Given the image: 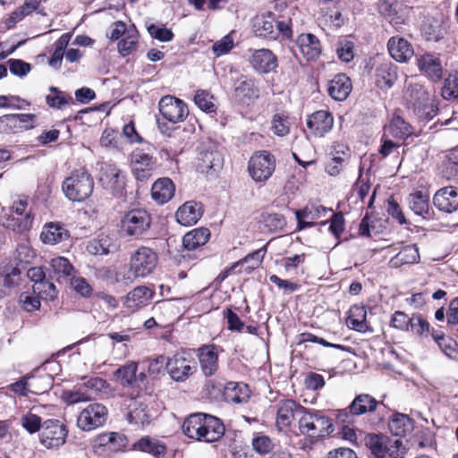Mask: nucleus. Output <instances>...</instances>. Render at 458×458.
Returning <instances> with one entry per match:
<instances>
[{
    "label": "nucleus",
    "instance_id": "f257e3e1",
    "mask_svg": "<svg viewBox=\"0 0 458 458\" xmlns=\"http://www.w3.org/2000/svg\"><path fill=\"white\" fill-rule=\"evenodd\" d=\"M182 430L189 438L206 443L216 442L225 435L222 420L202 412L189 415L182 425Z\"/></svg>",
    "mask_w": 458,
    "mask_h": 458
},
{
    "label": "nucleus",
    "instance_id": "f03ea898",
    "mask_svg": "<svg viewBox=\"0 0 458 458\" xmlns=\"http://www.w3.org/2000/svg\"><path fill=\"white\" fill-rule=\"evenodd\" d=\"M298 428L301 435L308 437L301 445V449L310 448L318 438L324 437L334 431L332 420L321 411L309 410L303 407L298 420Z\"/></svg>",
    "mask_w": 458,
    "mask_h": 458
},
{
    "label": "nucleus",
    "instance_id": "7ed1b4c3",
    "mask_svg": "<svg viewBox=\"0 0 458 458\" xmlns=\"http://www.w3.org/2000/svg\"><path fill=\"white\" fill-rule=\"evenodd\" d=\"M138 364L130 361L119 367L114 376L120 382L123 389V395L130 399H141L144 395H150L151 388L148 386L145 373H137Z\"/></svg>",
    "mask_w": 458,
    "mask_h": 458
},
{
    "label": "nucleus",
    "instance_id": "20e7f679",
    "mask_svg": "<svg viewBox=\"0 0 458 458\" xmlns=\"http://www.w3.org/2000/svg\"><path fill=\"white\" fill-rule=\"evenodd\" d=\"M94 180L84 167L73 170L62 184L65 197L73 202H82L93 192Z\"/></svg>",
    "mask_w": 458,
    "mask_h": 458
},
{
    "label": "nucleus",
    "instance_id": "39448f33",
    "mask_svg": "<svg viewBox=\"0 0 458 458\" xmlns=\"http://www.w3.org/2000/svg\"><path fill=\"white\" fill-rule=\"evenodd\" d=\"M152 218L145 209H131L120 221L119 233L128 240L141 239L149 230Z\"/></svg>",
    "mask_w": 458,
    "mask_h": 458
},
{
    "label": "nucleus",
    "instance_id": "423d86ee",
    "mask_svg": "<svg viewBox=\"0 0 458 458\" xmlns=\"http://www.w3.org/2000/svg\"><path fill=\"white\" fill-rule=\"evenodd\" d=\"M27 196H18L9 208L10 213L4 214L1 222L4 227L13 232L22 233L32 227L34 216L30 211H27L28 208Z\"/></svg>",
    "mask_w": 458,
    "mask_h": 458
},
{
    "label": "nucleus",
    "instance_id": "0eeeda50",
    "mask_svg": "<svg viewBox=\"0 0 458 458\" xmlns=\"http://www.w3.org/2000/svg\"><path fill=\"white\" fill-rule=\"evenodd\" d=\"M223 155L219 144L211 140H203L198 147L197 169L202 174L213 175L223 165Z\"/></svg>",
    "mask_w": 458,
    "mask_h": 458
},
{
    "label": "nucleus",
    "instance_id": "6e6552de",
    "mask_svg": "<svg viewBox=\"0 0 458 458\" xmlns=\"http://www.w3.org/2000/svg\"><path fill=\"white\" fill-rule=\"evenodd\" d=\"M409 101L419 118L423 120L432 119L437 112V107L433 98L420 84H409L407 89Z\"/></svg>",
    "mask_w": 458,
    "mask_h": 458
},
{
    "label": "nucleus",
    "instance_id": "1a4fd4ad",
    "mask_svg": "<svg viewBox=\"0 0 458 458\" xmlns=\"http://www.w3.org/2000/svg\"><path fill=\"white\" fill-rule=\"evenodd\" d=\"M276 158L267 151L261 150L255 152L248 163L250 176L256 182H267L276 170Z\"/></svg>",
    "mask_w": 458,
    "mask_h": 458
},
{
    "label": "nucleus",
    "instance_id": "9d476101",
    "mask_svg": "<svg viewBox=\"0 0 458 458\" xmlns=\"http://www.w3.org/2000/svg\"><path fill=\"white\" fill-rule=\"evenodd\" d=\"M378 402L368 394H360L355 396L350 405L338 411L337 420L342 423H352L353 417L373 412L377 407Z\"/></svg>",
    "mask_w": 458,
    "mask_h": 458
},
{
    "label": "nucleus",
    "instance_id": "9b49d317",
    "mask_svg": "<svg viewBox=\"0 0 458 458\" xmlns=\"http://www.w3.org/2000/svg\"><path fill=\"white\" fill-rule=\"evenodd\" d=\"M157 265V255L148 247L139 248L131 257L130 272L135 277H146Z\"/></svg>",
    "mask_w": 458,
    "mask_h": 458
},
{
    "label": "nucleus",
    "instance_id": "f8f14e48",
    "mask_svg": "<svg viewBox=\"0 0 458 458\" xmlns=\"http://www.w3.org/2000/svg\"><path fill=\"white\" fill-rule=\"evenodd\" d=\"M67 435L68 429L64 423L55 419H48L42 424L39 439L47 448H58L65 443Z\"/></svg>",
    "mask_w": 458,
    "mask_h": 458
},
{
    "label": "nucleus",
    "instance_id": "ddd939ff",
    "mask_svg": "<svg viewBox=\"0 0 458 458\" xmlns=\"http://www.w3.org/2000/svg\"><path fill=\"white\" fill-rule=\"evenodd\" d=\"M107 414L105 405L98 403H90L80 412L77 426L83 431H91L105 424Z\"/></svg>",
    "mask_w": 458,
    "mask_h": 458
},
{
    "label": "nucleus",
    "instance_id": "4468645a",
    "mask_svg": "<svg viewBox=\"0 0 458 458\" xmlns=\"http://www.w3.org/2000/svg\"><path fill=\"white\" fill-rule=\"evenodd\" d=\"M195 352L180 349L174 354V381L183 382L197 372Z\"/></svg>",
    "mask_w": 458,
    "mask_h": 458
},
{
    "label": "nucleus",
    "instance_id": "2eb2a0df",
    "mask_svg": "<svg viewBox=\"0 0 458 458\" xmlns=\"http://www.w3.org/2000/svg\"><path fill=\"white\" fill-rule=\"evenodd\" d=\"M223 349L216 344H203L197 349L196 355L201 373L209 377L214 376L219 369V353Z\"/></svg>",
    "mask_w": 458,
    "mask_h": 458
},
{
    "label": "nucleus",
    "instance_id": "dca6fc26",
    "mask_svg": "<svg viewBox=\"0 0 458 458\" xmlns=\"http://www.w3.org/2000/svg\"><path fill=\"white\" fill-rule=\"evenodd\" d=\"M131 172L136 180L144 182L148 180L155 168L156 158L145 153L142 149L136 148L130 155Z\"/></svg>",
    "mask_w": 458,
    "mask_h": 458
},
{
    "label": "nucleus",
    "instance_id": "f3484780",
    "mask_svg": "<svg viewBox=\"0 0 458 458\" xmlns=\"http://www.w3.org/2000/svg\"><path fill=\"white\" fill-rule=\"evenodd\" d=\"M233 98L242 104L250 105L259 97V89L255 80L250 76L241 74L233 82Z\"/></svg>",
    "mask_w": 458,
    "mask_h": 458
},
{
    "label": "nucleus",
    "instance_id": "a211bd4d",
    "mask_svg": "<svg viewBox=\"0 0 458 458\" xmlns=\"http://www.w3.org/2000/svg\"><path fill=\"white\" fill-rule=\"evenodd\" d=\"M303 406L293 400H282L277 404L276 426L279 431L286 430L296 417L300 418Z\"/></svg>",
    "mask_w": 458,
    "mask_h": 458
},
{
    "label": "nucleus",
    "instance_id": "6ab92c4d",
    "mask_svg": "<svg viewBox=\"0 0 458 458\" xmlns=\"http://www.w3.org/2000/svg\"><path fill=\"white\" fill-rule=\"evenodd\" d=\"M250 64L256 72L265 74L275 72L278 65L276 55L267 48L253 50Z\"/></svg>",
    "mask_w": 458,
    "mask_h": 458
},
{
    "label": "nucleus",
    "instance_id": "aec40b11",
    "mask_svg": "<svg viewBox=\"0 0 458 458\" xmlns=\"http://www.w3.org/2000/svg\"><path fill=\"white\" fill-rule=\"evenodd\" d=\"M333 212L332 208H327L322 205L311 203L304 208L295 211V216L298 221L299 228L303 229L314 225V221L327 216L328 213Z\"/></svg>",
    "mask_w": 458,
    "mask_h": 458
},
{
    "label": "nucleus",
    "instance_id": "412c9836",
    "mask_svg": "<svg viewBox=\"0 0 458 458\" xmlns=\"http://www.w3.org/2000/svg\"><path fill=\"white\" fill-rule=\"evenodd\" d=\"M419 70L430 81L437 82L443 78V65L438 56L424 54L417 59Z\"/></svg>",
    "mask_w": 458,
    "mask_h": 458
},
{
    "label": "nucleus",
    "instance_id": "4be33fe9",
    "mask_svg": "<svg viewBox=\"0 0 458 458\" xmlns=\"http://www.w3.org/2000/svg\"><path fill=\"white\" fill-rule=\"evenodd\" d=\"M203 212V205L200 202L187 201L177 209L176 221L182 225L191 226L198 223Z\"/></svg>",
    "mask_w": 458,
    "mask_h": 458
},
{
    "label": "nucleus",
    "instance_id": "5701e85b",
    "mask_svg": "<svg viewBox=\"0 0 458 458\" xmlns=\"http://www.w3.org/2000/svg\"><path fill=\"white\" fill-rule=\"evenodd\" d=\"M433 201L443 212H455L458 210V189L453 186L442 188L436 192Z\"/></svg>",
    "mask_w": 458,
    "mask_h": 458
},
{
    "label": "nucleus",
    "instance_id": "b1692460",
    "mask_svg": "<svg viewBox=\"0 0 458 458\" xmlns=\"http://www.w3.org/2000/svg\"><path fill=\"white\" fill-rule=\"evenodd\" d=\"M334 124L332 114L326 110H319L307 119V126L315 136L322 137L331 131Z\"/></svg>",
    "mask_w": 458,
    "mask_h": 458
},
{
    "label": "nucleus",
    "instance_id": "393cba45",
    "mask_svg": "<svg viewBox=\"0 0 458 458\" xmlns=\"http://www.w3.org/2000/svg\"><path fill=\"white\" fill-rule=\"evenodd\" d=\"M387 49L396 62L406 63L414 55L412 45L405 38L394 36L387 42Z\"/></svg>",
    "mask_w": 458,
    "mask_h": 458
},
{
    "label": "nucleus",
    "instance_id": "a878e982",
    "mask_svg": "<svg viewBox=\"0 0 458 458\" xmlns=\"http://www.w3.org/2000/svg\"><path fill=\"white\" fill-rule=\"evenodd\" d=\"M148 396V395H144L141 399H131L132 403L129 404V412L127 415L128 421L131 424L142 427L149 424L152 415L149 413L146 403Z\"/></svg>",
    "mask_w": 458,
    "mask_h": 458
},
{
    "label": "nucleus",
    "instance_id": "bb28decb",
    "mask_svg": "<svg viewBox=\"0 0 458 458\" xmlns=\"http://www.w3.org/2000/svg\"><path fill=\"white\" fill-rule=\"evenodd\" d=\"M397 69V66L390 61L377 64L375 70L377 86L382 89L392 88L398 77Z\"/></svg>",
    "mask_w": 458,
    "mask_h": 458
},
{
    "label": "nucleus",
    "instance_id": "cd10ccee",
    "mask_svg": "<svg viewBox=\"0 0 458 458\" xmlns=\"http://www.w3.org/2000/svg\"><path fill=\"white\" fill-rule=\"evenodd\" d=\"M172 96L163 97L158 104L159 114L156 115L159 131L167 138L172 135Z\"/></svg>",
    "mask_w": 458,
    "mask_h": 458
},
{
    "label": "nucleus",
    "instance_id": "c85d7f7f",
    "mask_svg": "<svg viewBox=\"0 0 458 458\" xmlns=\"http://www.w3.org/2000/svg\"><path fill=\"white\" fill-rule=\"evenodd\" d=\"M70 238L69 231L60 223H47L40 233V240L45 244L55 245Z\"/></svg>",
    "mask_w": 458,
    "mask_h": 458
},
{
    "label": "nucleus",
    "instance_id": "c756f323",
    "mask_svg": "<svg viewBox=\"0 0 458 458\" xmlns=\"http://www.w3.org/2000/svg\"><path fill=\"white\" fill-rule=\"evenodd\" d=\"M300 52L308 61L316 60L321 54V44L317 36L311 33L301 34L297 38Z\"/></svg>",
    "mask_w": 458,
    "mask_h": 458
},
{
    "label": "nucleus",
    "instance_id": "7c9ffc66",
    "mask_svg": "<svg viewBox=\"0 0 458 458\" xmlns=\"http://www.w3.org/2000/svg\"><path fill=\"white\" fill-rule=\"evenodd\" d=\"M94 445L95 446L107 447L112 452H118L127 446L128 438L119 432H105L95 437Z\"/></svg>",
    "mask_w": 458,
    "mask_h": 458
},
{
    "label": "nucleus",
    "instance_id": "2f4dec72",
    "mask_svg": "<svg viewBox=\"0 0 458 458\" xmlns=\"http://www.w3.org/2000/svg\"><path fill=\"white\" fill-rule=\"evenodd\" d=\"M329 96L336 100L346 99L352 90V82L349 77L344 73L336 74L328 84Z\"/></svg>",
    "mask_w": 458,
    "mask_h": 458
},
{
    "label": "nucleus",
    "instance_id": "473e14b6",
    "mask_svg": "<svg viewBox=\"0 0 458 458\" xmlns=\"http://www.w3.org/2000/svg\"><path fill=\"white\" fill-rule=\"evenodd\" d=\"M420 261L419 249L415 244L403 246L390 260L389 266L394 268L403 265H412Z\"/></svg>",
    "mask_w": 458,
    "mask_h": 458
},
{
    "label": "nucleus",
    "instance_id": "72a5a7b5",
    "mask_svg": "<svg viewBox=\"0 0 458 458\" xmlns=\"http://www.w3.org/2000/svg\"><path fill=\"white\" fill-rule=\"evenodd\" d=\"M153 292L147 286H138L131 291L124 305L132 311L146 306L152 298Z\"/></svg>",
    "mask_w": 458,
    "mask_h": 458
},
{
    "label": "nucleus",
    "instance_id": "f704fd0d",
    "mask_svg": "<svg viewBox=\"0 0 458 458\" xmlns=\"http://www.w3.org/2000/svg\"><path fill=\"white\" fill-rule=\"evenodd\" d=\"M224 397L227 403H244L250 398V389L245 384L229 382L225 386Z\"/></svg>",
    "mask_w": 458,
    "mask_h": 458
},
{
    "label": "nucleus",
    "instance_id": "c9c22d12",
    "mask_svg": "<svg viewBox=\"0 0 458 458\" xmlns=\"http://www.w3.org/2000/svg\"><path fill=\"white\" fill-rule=\"evenodd\" d=\"M254 32L258 37L276 39L278 32L276 30V21L271 13L258 17L253 25Z\"/></svg>",
    "mask_w": 458,
    "mask_h": 458
},
{
    "label": "nucleus",
    "instance_id": "e433bc0d",
    "mask_svg": "<svg viewBox=\"0 0 458 458\" xmlns=\"http://www.w3.org/2000/svg\"><path fill=\"white\" fill-rule=\"evenodd\" d=\"M349 328L364 333L369 329L367 322V311L364 306L353 305L350 310L346 319Z\"/></svg>",
    "mask_w": 458,
    "mask_h": 458
},
{
    "label": "nucleus",
    "instance_id": "4c0bfd02",
    "mask_svg": "<svg viewBox=\"0 0 458 458\" xmlns=\"http://www.w3.org/2000/svg\"><path fill=\"white\" fill-rule=\"evenodd\" d=\"M41 0H25L23 4L14 10L6 21L8 29L13 28L16 23L22 21L25 17L30 15L33 12H38L40 6Z\"/></svg>",
    "mask_w": 458,
    "mask_h": 458
},
{
    "label": "nucleus",
    "instance_id": "58836bf2",
    "mask_svg": "<svg viewBox=\"0 0 458 458\" xmlns=\"http://www.w3.org/2000/svg\"><path fill=\"white\" fill-rule=\"evenodd\" d=\"M210 237L208 228L199 227L187 233L182 238V245L188 250H193L205 245Z\"/></svg>",
    "mask_w": 458,
    "mask_h": 458
},
{
    "label": "nucleus",
    "instance_id": "ea45409f",
    "mask_svg": "<svg viewBox=\"0 0 458 458\" xmlns=\"http://www.w3.org/2000/svg\"><path fill=\"white\" fill-rule=\"evenodd\" d=\"M151 197L159 205L167 203L172 199V180L157 179L152 185Z\"/></svg>",
    "mask_w": 458,
    "mask_h": 458
},
{
    "label": "nucleus",
    "instance_id": "a19ab883",
    "mask_svg": "<svg viewBox=\"0 0 458 458\" xmlns=\"http://www.w3.org/2000/svg\"><path fill=\"white\" fill-rule=\"evenodd\" d=\"M132 449L150 454L157 458L164 455L166 452V447L164 444L150 437H144L136 441L132 445Z\"/></svg>",
    "mask_w": 458,
    "mask_h": 458
},
{
    "label": "nucleus",
    "instance_id": "79ce46f5",
    "mask_svg": "<svg viewBox=\"0 0 458 458\" xmlns=\"http://www.w3.org/2000/svg\"><path fill=\"white\" fill-rule=\"evenodd\" d=\"M439 171L441 175L448 181L458 178V149H453L445 155Z\"/></svg>",
    "mask_w": 458,
    "mask_h": 458
},
{
    "label": "nucleus",
    "instance_id": "37998d69",
    "mask_svg": "<svg viewBox=\"0 0 458 458\" xmlns=\"http://www.w3.org/2000/svg\"><path fill=\"white\" fill-rule=\"evenodd\" d=\"M386 441L387 437L383 435L368 434L365 437L366 445L376 458H385L387 454Z\"/></svg>",
    "mask_w": 458,
    "mask_h": 458
},
{
    "label": "nucleus",
    "instance_id": "c03bdc74",
    "mask_svg": "<svg viewBox=\"0 0 458 458\" xmlns=\"http://www.w3.org/2000/svg\"><path fill=\"white\" fill-rule=\"evenodd\" d=\"M21 269L13 263L4 265L0 271V283L7 288H13L21 283Z\"/></svg>",
    "mask_w": 458,
    "mask_h": 458
},
{
    "label": "nucleus",
    "instance_id": "a18cd8bd",
    "mask_svg": "<svg viewBox=\"0 0 458 458\" xmlns=\"http://www.w3.org/2000/svg\"><path fill=\"white\" fill-rule=\"evenodd\" d=\"M409 208L415 215L424 216L429 208V197L427 193L419 191L411 193L407 199Z\"/></svg>",
    "mask_w": 458,
    "mask_h": 458
},
{
    "label": "nucleus",
    "instance_id": "49530a36",
    "mask_svg": "<svg viewBox=\"0 0 458 458\" xmlns=\"http://www.w3.org/2000/svg\"><path fill=\"white\" fill-rule=\"evenodd\" d=\"M432 338L446 357L458 360V344L454 339L437 332L432 333Z\"/></svg>",
    "mask_w": 458,
    "mask_h": 458
},
{
    "label": "nucleus",
    "instance_id": "de8ad7c7",
    "mask_svg": "<svg viewBox=\"0 0 458 458\" xmlns=\"http://www.w3.org/2000/svg\"><path fill=\"white\" fill-rule=\"evenodd\" d=\"M386 131L391 136L400 140H403L412 133L411 125L399 115H394L391 119Z\"/></svg>",
    "mask_w": 458,
    "mask_h": 458
},
{
    "label": "nucleus",
    "instance_id": "09e8293b",
    "mask_svg": "<svg viewBox=\"0 0 458 458\" xmlns=\"http://www.w3.org/2000/svg\"><path fill=\"white\" fill-rule=\"evenodd\" d=\"M31 377L29 380L30 394H41L51 389L53 385V377L49 374H44L35 377L34 374H28Z\"/></svg>",
    "mask_w": 458,
    "mask_h": 458
},
{
    "label": "nucleus",
    "instance_id": "8fccbe9b",
    "mask_svg": "<svg viewBox=\"0 0 458 458\" xmlns=\"http://www.w3.org/2000/svg\"><path fill=\"white\" fill-rule=\"evenodd\" d=\"M100 181L111 189H116L121 186V171L114 164H106L101 169Z\"/></svg>",
    "mask_w": 458,
    "mask_h": 458
},
{
    "label": "nucleus",
    "instance_id": "3c124183",
    "mask_svg": "<svg viewBox=\"0 0 458 458\" xmlns=\"http://www.w3.org/2000/svg\"><path fill=\"white\" fill-rule=\"evenodd\" d=\"M139 34L136 28L134 26L129 28L127 33L117 44L118 52L123 56L129 55L136 49Z\"/></svg>",
    "mask_w": 458,
    "mask_h": 458
},
{
    "label": "nucleus",
    "instance_id": "603ef678",
    "mask_svg": "<svg viewBox=\"0 0 458 458\" xmlns=\"http://www.w3.org/2000/svg\"><path fill=\"white\" fill-rule=\"evenodd\" d=\"M195 105L203 112L208 114L216 113L217 106L215 103V98L208 91L198 89L193 98Z\"/></svg>",
    "mask_w": 458,
    "mask_h": 458
},
{
    "label": "nucleus",
    "instance_id": "864d4df0",
    "mask_svg": "<svg viewBox=\"0 0 458 458\" xmlns=\"http://www.w3.org/2000/svg\"><path fill=\"white\" fill-rule=\"evenodd\" d=\"M49 91L51 94L46 97V102L50 107L62 109L72 102V98L70 95L56 87L51 86Z\"/></svg>",
    "mask_w": 458,
    "mask_h": 458
},
{
    "label": "nucleus",
    "instance_id": "5fc2aeb1",
    "mask_svg": "<svg viewBox=\"0 0 458 458\" xmlns=\"http://www.w3.org/2000/svg\"><path fill=\"white\" fill-rule=\"evenodd\" d=\"M388 427L393 435L402 437L411 429V422L407 415L397 413L392 417Z\"/></svg>",
    "mask_w": 458,
    "mask_h": 458
},
{
    "label": "nucleus",
    "instance_id": "6e6d98bb",
    "mask_svg": "<svg viewBox=\"0 0 458 458\" xmlns=\"http://www.w3.org/2000/svg\"><path fill=\"white\" fill-rule=\"evenodd\" d=\"M110 247L111 239L101 234L88 242L87 250L92 255H106L110 252Z\"/></svg>",
    "mask_w": 458,
    "mask_h": 458
},
{
    "label": "nucleus",
    "instance_id": "4d7b16f0",
    "mask_svg": "<svg viewBox=\"0 0 458 458\" xmlns=\"http://www.w3.org/2000/svg\"><path fill=\"white\" fill-rule=\"evenodd\" d=\"M50 266L55 273V275L58 276H71L74 273V267L71 264L68 259L64 257H55L53 258L50 261Z\"/></svg>",
    "mask_w": 458,
    "mask_h": 458
},
{
    "label": "nucleus",
    "instance_id": "13d9d810",
    "mask_svg": "<svg viewBox=\"0 0 458 458\" xmlns=\"http://www.w3.org/2000/svg\"><path fill=\"white\" fill-rule=\"evenodd\" d=\"M33 293H37L38 297L49 301H54L58 293L55 284L47 277L37 285H33Z\"/></svg>",
    "mask_w": 458,
    "mask_h": 458
},
{
    "label": "nucleus",
    "instance_id": "bf43d9fd",
    "mask_svg": "<svg viewBox=\"0 0 458 458\" xmlns=\"http://www.w3.org/2000/svg\"><path fill=\"white\" fill-rule=\"evenodd\" d=\"M170 363L169 357L159 355L156 359L152 360L148 365V372L154 377L164 375L165 371H167L172 376V370L168 369Z\"/></svg>",
    "mask_w": 458,
    "mask_h": 458
},
{
    "label": "nucleus",
    "instance_id": "052dcab7",
    "mask_svg": "<svg viewBox=\"0 0 458 458\" xmlns=\"http://www.w3.org/2000/svg\"><path fill=\"white\" fill-rule=\"evenodd\" d=\"M409 331L420 337H427L429 334V324L420 315L411 317Z\"/></svg>",
    "mask_w": 458,
    "mask_h": 458
},
{
    "label": "nucleus",
    "instance_id": "680f3d73",
    "mask_svg": "<svg viewBox=\"0 0 458 458\" xmlns=\"http://www.w3.org/2000/svg\"><path fill=\"white\" fill-rule=\"evenodd\" d=\"M272 131L279 137L285 136L290 131V122L287 116L276 114L272 120Z\"/></svg>",
    "mask_w": 458,
    "mask_h": 458
},
{
    "label": "nucleus",
    "instance_id": "e2e57ef3",
    "mask_svg": "<svg viewBox=\"0 0 458 458\" xmlns=\"http://www.w3.org/2000/svg\"><path fill=\"white\" fill-rule=\"evenodd\" d=\"M146 29L152 38L159 41L165 42L172 39V30L165 28L164 25L146 22Z\"/></svg>",
    "mask_w": 458,
    "mask_h": 458
},
{
    "label": "nucleus",
    "instance_id": "0e129e2a",
    "mask_svg": "<svg viewBox=\"0 0 458 458\" xmlns=\"http://www.w3.org/2000/svg\"><path fill=\"white\" fill-rule=\"evenodd\" d=\"M251 445L253 449L260 454H268L274 447L271 438L261 434L253 437Z\"/></svg>",
    "mask_w": 458,
    "mask_h": 458
},
{
    "label": "nucleus",
    "instance_id": "69168bd1",
    "mask_svg": "<svg viewBox=\"0 0 458 458\" xmlns=\"http://www.w3.org/2000/svg\"><path fill=\"white\" fill-rule=\"evenodd\" d=\"M354 44L347 39H344L338 42L336 47V54L340 60L348 63L354 57L353 53Z\"/></svg>",
    "mask_w": 458,
    "mask_h": 458
},
{
    "label": "nucleus",
    "instance_id": "338daca9",
    "mask_svg": "<svg viewBox=\"0 0 458 458\" xmlns=\"http://www.w3.org/2000/svg\"><path fill=\"white\" fill-rule=\"evenodd\" d=\"M233 39L230 34L223 37L212 46V51L217 57L226 55L233 47Z\"/></svg>",
    "mask_w": 458,
    "mask_h": 458
},
{
    "label": "nucleus",
    "instance_id": "774afa93",
    "mask_svg": "<svg viewBox=\"0 0 458 458\" xmlns=\"http://www.w3.org/2000/svg\"><path fill=\"white\" fill-rule=\"evenodd\" d=\"M41 418L33 413H27L21 418L22 427L30 434L42 430Z\"/></svg>",
    "mask_w": 458,
    "mask_h": 458
}]
</instances>
